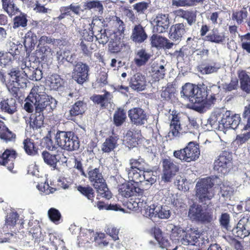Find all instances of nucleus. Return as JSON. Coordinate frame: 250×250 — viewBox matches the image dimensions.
I'll list each match as a JSON object with an SVG mask.
<instances>
[{"mask_svg": "<svg viewBox=\"0 0 250 250\" xmlns=\"http://www.w3.org/2000/svg\"><path fill=\"white\" fill-rule=\"evenodd\" d=\"M40 89L38 86L33 87L28 95V99L34 104L37 114L44 115L52 111L56 107L57 102L54 98L40 91Z\"/></svg>", "mask_w": 250, "mask_h": 250, "instance_id": "1", "label": "nucleus"}, {"mask_svg": "<svg viewBox=\"0 0 250 250\" xmlns=\"http://www.w3.org/2000/svg\"><path fill=\"white\" fill-rule=\"evenodd\" d=\"M188 217L192 221L202 224L210 223L214 220L213 209L208 207V205L193 204L189 207Z\"/></svg>", "mask_w": 250, "mask_h": 250, "instance_id": "2", "label": "nucleus"}, {"mask_svg": "<svg viewBox=\"0 0 250 250\" xmlns=\"http://www.w3.org/2000/svg\"><path fill=\"white\" fill-rule=\"evenodd\" d=\"M55 139L60 150L72 151L77 150L80 146L78 137L72 131H58L55 134Z\"/></svg>", "mask_w": 250, "mask_h": 250, "instance_id": "3", "label": "nucleus"}, {"mask_svg": "<svg viewBox=\"0 0 250 250\" xmlns=\"http://www.w3.org/2000/svg\"><path fill=\"white\" fill-rule=\"evenodd\" d=\"M91 184L97 189V191L102 197L109 199L111 193L107 187L105 180L98 168H88L87 177Z\"/></svg>", "mask_w": 250, "mask_h": 250, "instance_id": "4", "label": "nucleus"}, {"mask_svg": "<svg viewBox=\"0 0 250 250\" xmlns=\"http://www.w3.org/2000/svg\"><path fill=\"white\" fill-rule=\"evenodd\" d=\"M214 185L212 180L210 177H206L199 180L196 185V196L200 202L207 204L213 197L212 187Z\"/></svg>", "mask_w": 250, "mask_h": 250, "instance_id": "5", "label": "nucleus"}, {"mask_svg": "<svg viewBox=\"0 0 250 250\" xmlns=\"http://www.w3.org/2000/svg\"><path fill=\"white\" fill-rule=\"evenodd\" d=\"M200 154L199 145L193 142L188 143L184 148L173 152V156L176 158L187 162L195 161L199 158Z\"/></svg>", "mask_w": 250, "mask_h": 250, "instance_id": "6", "label": "nucleus"}, {"mask_svg": "<svg viewBox=\"0 0 250 250\" xmlns=\"http://www.w3.org/2000/svg\"><path fill=\"white\" fill-rule=\"evenodd\" d=\"M145 208L143 215L152 220H154L157 217L167 219L169 218L171 214L170 208L167 206H158L153 204Z\"/></svg>", "mask_w": 250, "mask_h": 250, "instance_id": "7", "label": "nucleus"}, {"mask_svg": "<svg viewBox=\"0 0 250 250\" xmlns=\"http://www.w3.org/2000/svg\"><path fill=\"white\" fill-rule=\"evenodd\" d=\"M42 157L45 164L57 169L58 163L64 164L67 161V158L64 156L62 150L58 149L56 152H49L43 151Z\"/></svg>", "mask_w": 250, "mask_h": 250, "instance_id": "8", "label": "nucleus"}, {"mask_svg": "<svg viewBox=\"0 0 250 250\" xmlns=\"http://www.w3.org/2000/svg\"><path fill=\"white\" fill-rule=\"evenodd\" d=\"M240 121L239 114L231 115L230 111L223 109V120H221V131L226 133L228 129H236L240 125Z\"/></svg>", "mask_w": 250, "mask_h": 250, "instance_id": "9", "label": "nucleus"}, {"mask_svg": "<svg viewBox=\"0 0 250 250\" xmlns=\"http://www.w3.org/2000/svg\"><path fill=\"white\" fill-rule=\"evenodd\" d=\"M232 160L230 153L226 151L222 152L214 162V169L223 174L228 172L232 166Z\"/></svg>", "mask_w": 250, "mask_h": 250, "instance_id": "10", "label": "nucleus"}, {"mask_svg": "<svg viewBox=\"0 0 250 250\" xmlns=\"http://www.w3.org/2000/svg\"><path fill=\"white\" fill-rule=\"evenodd\" d=\"M118 191L120 194L125 198L140 196L144 192V190L139 187V184L134 182H128L119 185Z\"/></svg>", "mask_w": 250, "mask_h": 250, "instance_id": "11", "label": "nucleus"}, {"mask_svg": "<svg viewBox=\"0 0 250 250\" xmlns=\"http://www.w3.org/2000/svg\"><path fill=\"white\" fill-rule=\"evenodd\" d=\"M233 235L243 239L250 234V215H246L239 221L236 226L232 229Z\"/></svg>", "mask_w": 250, "mask_h": 250, "instance_id": "12", "label": "nucleus"}, {"mask_svg": "<svg viewBox=\"0 0 250 250\" xmlns=\"http://www.w3.org/2000/svg\"><path fill=\"white\" fill-rule=\"evenodd\" d=\"M194 130H192L188 124L182 122L177 118L173 117L170 125V131L169 136L171 134L173 137H180L183 134L190 133H193Z\"/></svg>", "mask_w": 250, "mask_h": 250, "instance_id": "13", "label": "nucleus"}, {"mask_svg": "<svg viewBox=\"0 0 250 250\" xmlns=\"http://www.w3.org/2000/svg\"><path fill=\"white\" fill-rule=\"evenodd\" d=\"M89 67L87 64L82 62H78L74 65L72 72V78L78 83L82 84L88 78Z\"/></svg>", "mask_w": 250, "mask_h": 250, "instance_id": "14", "label": "nucleus"}, {"mask_svg": "<svg viewBox=\"0 0 250 250\" xmlns=\"http://www.w3.org/2000/svg\"><path fill=\"white\" fill-rule=\"evenodd\" d=\"M128 116L131 123L136 126L145 125L148 117L146 112L140 107H134L129 110Z\"/></svg>", "mask_w": 250, "mask_h": 250, "instance_id": "15", "label": "nucleus"}, {"mask_svg": "<svg viewBox=\"0 0 250 250\" xmlns=\"http://www.w3.org/2000/svg\"><path fill=\"white\" fill-rule=\"evenodd\" d=\"M153 25V32L156 33H164L167 30L169 20L167 14H159L153 19L152 21Z\"/></svg>", "mask_w": 250, "mask_h": 250, "instance_id": "16", "label": "nucleus"}, {"mask_svg": "<svg viewBox=\"0 0 250 250\" xmlns=\"http://www.w3.org/2000/svg\"><path fill=\"white\" fill-rule=\"evenodd\" d=\"M148 38L145 27L141 24H135L132 26L130 40L135 43L144 42Z\"/></svg>", "mask_w": 250, "mask_h": 250, "instance_id": "17", "label": "nucleus"}, {"mask_svg": "<svg viewBox=\"0 0 250 250\" xmlns=\"http://www.w3.org/2000/svg\"><path fill=\"white\" fill-rule=\"evenodd\" d=\"M17 156V153L13 149H6L0 155V164L7 167L9 171H12L14 168V161Z\"/></svg>", "mask_w": 250, "mask_h": 250, "instance_id": "18", "label": "nucleus"}, {"mask_svg": "<svg viewBox=\"0 0 250 250\" xmlns=\"http://www.w3.org/2000/svg\"><path fill=\"white\" fill-rule=\"evenodd\" d=\"M146 83L145 76L141 73H137L131 77L129 86L134 90L142 91L145 89Z\"/></svg>", "mask_w": 250, "mask_h": 250, "instance_id": "19", "label": "nucleus"}, {"mask_svg": "<svg viewBox=\"0 0 250 250\" xmlns=\"http://www.w3.org/2000/svg\"><path fill=\"white\" fill-rule=\"evenodd\" d=\"M167 62L162 59L153 62L150 67L151 72L157 79H162L164 78L167 71Z\"/></svg>", "mask_w": 250, "mask_h": 250, "instance_id": "20", "label": "nucleus"}, {"mask_svg": "<svg viewBox=\"0 0 250 250\" xmlns=\"http://www.w3.org/2000/svg\"><path fill=\"white\" fill-rule=\"evenodd\" d=\"M44 115L35 112V116L32 118H29L26 120L27 124L26 131L31 132L32 130H36L41 128L43 125Z\"/></svg>", "mask_w": 250, "mask_h": 250, "instance_id": "21", "label": "nucleus"}, {"mask_svg": "<svg viewBox=\"0 0 250 250\" xmlns=\"http://www.w3.org/2000/svg\"><path fill=\"white\" fill-rule=\"evenodd\" d=\"M181 242L184 245H195L198 241L199 233L195 229H190L184 232Z\"/></svg>", "mask_w": 250, "mask_h": 250, "instance_id": "22", "label": "nucleus"}, {"mask_svg": "<svg viewBox=\"0 0 250 250\" xmlns=\"http://www.w3.org/2000/svg\"><path fill=\"white\" fill-rule=\"evenodd\" d=\"M185 32V25L183 23H176L170 27L169 38L172 41L179 42Z\"/></svg>", "mask_w": 250, "mask_h": 250, "instance_id": "23", "label": "nucleus"}, {"mask_svg": "<svg viewBox=\"0 0 250 250\" xmlns=\"http://www.w3.org/2000/svg\"><path fill=\"white\" fill-rule=\"evenodd\" d=\"M16 99L9 98L3 99L0 102V109L1 111L12 115L17 111Z\"/></svg>", "mask_w": 250, "mask_h": 250, "instance_id": "24", "label": "nucleus"}, {"mask_svg": "<svg viewBox=\"0 0 250 250\" xmlns=\"http://www.w3.org/2000/svg\"><path fill=\"white\" fill-rule=\"evenodd\" d=\"M197 14V11L195 10L179 9L177 11V16L186 20L188 24L190 26L196 23Z\"/></svg>", "mask_w": 250, "mask_h": 250, "instance_id": "25", "label": "nucleus"}, {"mask_svg": "<svg viewBox=\"0 0 250 250\" xmlns=\"http://www.w3.org/2000/svg\"><path fill=\"white\" fill-rule=\"evenodd\" d=\"M208 93L207 86L205 84L197 86L195 89L194 94L191 95L192 98H194V100L189 101L194 105H199L208 96Z\"/></svg>", "mask_w": 250, "mask_h": 250, "instance_id": "26", "label": "nucleus"}, {"mask_svg": "<svg viewBox=\"0 0 250 250\" xmlns=\"http://www.w3.org/2000/svg\"><path fill=\"white\" fill-rule=\"evenodd\" d=\"M86 104L83 101H78L71 106L69 111L67 118L70 120H74L78 115L83 114L86 109Z\"/></svg>", "mask_w": 250, "mask_h": 250, "instance_id": "27", "label": "nucleus"}, {"mask_svg": "<svg viewBox=\"0 0 250 250\" xmlns=\"http://www.w3.org/2000/svg\"><path fill=\"white\" fill-rule=\"evenodd\" d=\"M150 233L154 236L160 247L163 249L166 248L167 250H172L168 249L169 245L168 241L163 237L162 232L158 227L155 226L154 227L150 229ZM176 249L177 247L172 250H176Z\"/></svg>", "mask_w": 250, "mask_h": 250, "instance_id": "28", "label": "nucleus"}, {"mask_svg": "<svg viewBox=\"0 0 250 250\" xmlns=\"http://www.w3.org/2000/svg\"><path fill=\"white\" fill-rule=\"evenodd\" d=\"M216 98L214 95H210L206 97L199 105H194L193 108L199 112L202 113L206 111L212 107L216 102Z\"/></svg>", "mask_w": 250, "mask_h": 250, "instance_id": "29", "label": "nucleus"}, {"mask_svg": "<svg viewBox=\"0 0 250 250\" xmlns=\"http://www.w3.org/2000/svg\"><path fill=\"white\" fill-rule=\"evenodd\" d=\"M237 74L241 89L247 94L250 93V76L245 70H239Z\"/></svg>", "mask_w": 250, "mask_h": 250, "instance_id": "30", "label": "nucleus"}, {"mask_svg": "<svg viewBox=\"0 0 250 250\" xmlns=\"http://www.w3.org/2000/svg\"><path fill=\"white\" fill-rule=\"evenodd\" d=\"M36 51L37 57L43 61L50 59L53 53V50L48 45L38 44Z\"/></svg>", "mask_w": 250, "mask_h": 250, "instance_id": "31", "label": "nucleus"}, {"mask_svg": "<svg viewBox=\"0 0 250 250\" xmlns=\"http://www.w3.org/2000/svg\"><path fill=\"white\" fill-rule=\"evenodd\" d=\"M223 109L218 110L210 115L208 122L213 128L221 131V120H223Z\"/></svg>", "mask_w": 250, "mask_h": 250, "instance_id": "32", "label": "nucleus"}, {"mask_svg": "<svg viewBox=\"0 0 250 250\" xmlns=\"http://www.w3.org/2000/svg\"><path fill=\"white\" fill-rule=\"evenodd\" d=\"M38 38L35 33L32 31H29L24 38L23 44L26 51L31 52L37 43Z\"/></svg>", "mask_w": 250, "mask_h": 250, "instance_id": "33", "label": "nucleus"}, {"mask_svg": "<svg viewBox=\"0 0 250 250\" xmlns=\"http://www.w3.org/2000/svg\"><path fill=\"white\" fill-rule=\"evenodd\" d=\"M28 225L31 227L30 232L32 234L33 238L35 239V242H40L41 241L42 233L39 222L37 220H34L32 219L29 221Z\"/></svg>", "mask_w": 250, "mask_h": 250, "instance_id": "34", "label": "nucleus"}, {"mask_svg": "<svg viewBox=\"0 0 250 250\" xmlns=\"http://www.w3.org/2000/svg\"><path fill=\"white\" fill-rule=\"evenodd\" d=\"M26 75L23 72H21L20 77H18V80L16 83H14V86H12L10 88L11 92L13 93V95L14 97H16L18 96V91L19 90V88H23L26 86L27 82Z\"/></svg>", "mask_w": 250, "mask_h": 250, "instance_id": "35", "label": "nucleus"}, {"mask_svg": "<svg viewBox=\"0 0 250 250\" xmlns=\"http://www.w3.org/2000/svg\"><path fill=\"white\" fill-rule=\"evenodd\" d=\"M24 73L31 80L38 81L42 77V71L39 68L27 67L24 68Z\"/></svg>", "mask_w": 250, "mask_h": 250, "instance_id": "36", "label": "nucleus"}, {"mask_svg": "<svg viewBox=\"0 0 250 250\" xmlns=\"http://www.w3.org/2000/svg\"><path fill=\"white\" fill-rule=\"evenodd\" d=\"M197 86L192 83H187L182 86V90L180 92L181 97L185 100L188 101H193L194 98H192V94H194L195 89Z\"/></svg>", "mask_w": 250, "mask_h": 250, "instance_id": "37", "label": "nucleus"}, {"mask_svg": "<svg viewBox=\"0 0 250 250\" xmlns=\"http://www.w3.org/2000/svg\"><path fill=\"white\" fill-rule=\"evenodd\" d=\"M85 9L98 11L99 14L103 13L104 7L103 2L98 0H88L84 2L83 4Z\"/></svg>", "mask_w": 250, "mask_h": 250, "instance_id": "38", "label": "nucleus"}, {"mask_svg": "<svg viewBox=\"0 0 250 250\" xmlns=\"http://www.w3.org/2000/svg\"><path fill=\"white\" fill-rule=\"evenodd\" d=\"M150 58V55L145 49H142L137 52L134 62L138 66H141L145 65Z\"/></svg>", "mask_w": 250, "mask_h": 250, "instance_id": "39", "label": "nucleus"}, {"mask_svg": "<svg viewBox=\"0 0 250 250\" xmlns=\"http://www.w3.org/2000/svg\"><path fill=\"white\" fill-rule=\"evenodd\" d=\"M117 137L110 136L107 138L103 144L102 151L108 153L113 150L117 146Z\"/></svg>", "mask_w": 250, "mask_h": 250, "instance_id": "40", "label": "nucleus"}, {"mask_svg": "<svg viewBox=\"0 0 250 250\" xmlns=\"http://www.w3.org/2000/svg\"><path fill=\"white\" fill-rule=\"evenodd\" d=\"M130 167L129 168H134L140 172H144L149 170V167L145 161L142 159L139 158L136 159H131L130 160Z\"/></svg>", "mask_w": 250, "mask_h": 250, "instance_id": "41", "label": "nucleus"}, {"mask_svg": "<svg viewBox=\"0 0 250 250\" xmlns=\"http://www.w3.org/2000/svg\"><path fill=\"white\" fill-rule=\"evenodd\" d=\"M19 217V215L16 212L11 211L8 213L5 218V223L3 229H5L6 228L11 229L13 228L16 224Z\"/></svg>", "mask_w": 250, "mask_h": 250, "instance_id": "42", "label": "nucleus"}, {"mask_svg": "<svg viewBox=\"0 0 250 250\" xmlns=\"http://www.w3.org/2000/svg\"><path fill=\"white\" fill-rule=\"evenodd\" d=\"M125 171L127 173L128 178L130 180V182H137L139 184V182H142V176L143 174L140 171L134 168H125Z\"/></svg>", "mask_w": 250, "mask_h": 250, "instance_id": "43", "label": "nucleus"}, {"mask_svg": "<svg viewBox=\"0 0 250 250\" xmlns=\"http://www.w3.org/2000/svg\"><path fill=\"white\" fill-rule=\"evenodd\" d=\"M113 122L116 126H121L126 119V112L124 109L119 108L113 115Z\"/></svg>", "mask_w": 250, "mask_h": 250, "instance_id": "44", "label": "nucleus"}, {"mask_svg": "<svg viewBox=\"0 0 250 250\" xmlns=\"http://www.w3.org/2000/svg\"><path fill=\"white\" fill-rule=\"evenodd\" d=\"M3 9L9 15H13L19 11L13 0H1Z\"/></svg>", "mask_w": 250, "mask_h": 250, "instance_id": "45", "label": "nucleus"}, {"mask_svg": "<svg viewBox=\"0 0 250 250\" xmlns=\"http://www.w3.org/2000/svg\"><path fill=\"white\" fill-rule=\"evenodd\" d=\"M163 170H165L173 174L179 170V166L173 163V161L170 159H165L162 161Z\"/></svg>", "mask_w": 250, "mask_h": 250, "instance_id": "46", "label": "nucleus"}, {"mask_svg": "<svg viewBox=\"0 0 250 250\" xmlns=\"http://www.w3.org/2000/svg\"><path fill=\"white\" fill-rule=\"evenodd\" d=\"M230 216L228 213H222L219 218V222L221 228L227 231H231L230 224Z\"/></svg>", "mask_w": 250, "mask_h": 250, "instance_id": "47", "label": "nucleus"}, {"mask_svg": "<svg viewBox=\"0 0 250 250\" xmlns=\"http://www.w3.org/2000/svg\"><path fill=\"white\" fill-rule=\"evenodd\" d=\"M49 85L51 89L57 90L61 87L63 84V80L60 75L57 74H53L48 80Z\"/></svg>", "mask_w": 250, "mask_h": 250, "instance_id": "48", "label": "nucleus"}, {"mask_svg": "<svg viewBox=\"0 0 250 250\" xmlns=\"http://www.w3.org/2000/svg\"><path fill=\"white\" fill-rule=\"evenodd\" d=\"M27 25V15L21 13L20 15L16 16L13 19V28L17 29L20 27L25 28Z\"/></svg>", "mask_w": 250, "mask_h": 250, "instance_id": "49", "label": "nucleus"}, {"mask_svg": "<svg viewBox=\"0 0 250 250\" xmlns=\"http://www.w3.org/2000/svg\"><path fill=\"white\" fill-rule=\"evenodd\" d=\"M205 40L216 43H223L225 41L223 33L209 34L205 37Z\"/></svg>", "mask_w": 250, "mask_h": 250, "instance_id": "50", "label": "nucleus"}, {"mask_svg": "<svg viewBox=\"0 0 250 250\" xmlns=\"http://www.w3.org/2000/svg\"><path fill=\"white\" fill-rule=\"evenodd\" d=\"M123 144L128 148L134 147L136 145V139L133 137V132L128 130L124 136Z\"/></svg>", "mask_w": 250, "mask_h": 250, "instance_id": "51", "label": "nucleus"}, {"mask_svg": "<svg viewBox=\"0 0 250 250\" xmlns=\"http://www.w3.org/2000/svg\"><path fill=\"white\" fill-rule=\"evenodd\" d=\"M24 149L29 155H35L37 153V149L35 147L34 142L30 139H26L23 141Z\"/></svg>", "mask_w": 250, "mask_h": 250, "instance_id": "52", "label": "nucleus"}, {"mask_svg": "<svg viewBox=\"0 0 250 250\" xmlns=\"http://www.w3.org/2000/svg\"><path fill=\"white\" fill-rule=\"evenodd\" d=\"M201 68V72L202 74H210L217 72L220 68V66L216 63H212L204 65Z\"/></svg>", "mask_w": 250, "mask_h": 250, "instance_id": "53", "label": "nucleus"}, {"mask_svg": "<svg viewBox=\"0 0 250 250\" xmlns=\"http://www.w3.org/2000/svg\"><path fill=\"white\" fill-rule=\"evenodd\" d=\"M15 135L5 125L0 126V138L6 142L11 141Z\"/></svg>", "mask_w": 250, "mask_h": 250, "instance_id": "54", "label": "nucleus"}, {"mask_svg": "<svg viewBox=\"0 0 250 250\" xmlns=\"http://www.w3.org/2000/svg\"><path fill=\"white\" fill-rule=\"evenodd\" d=\"M37 188L41 192H43L45 195H48L50 193H53L54 190L53 188H51L47 182V180L43 178L42 181L38 182Z\"/></svg>", "mask_w": 250, "mask_h": 250, "instance_id": "55", "label": "nucleus"}, {"mask_svg": "<svg viewBox=\"0 0 250 250\" xmlns=\"http://www.w3.org/2000/svg\"><path fill=\"white\" fill-rule=\"evenodd\" d=\"M78 190L84 195L87 198L91 200V202L93 200L94 198V191L92 188L87 187H83L82 186H79L77 187Z\"/></svg>", "mask_w": 250, "mask_h": 250, "instance_id": "56", "label": "nucleus"}, {"mask_svg": "<svg viewBox=\"0 0 250 250\" xmlns=\"http://www.w3.org/2000/svg\"><path fill=\"white\" fill-rule=\"evenodd\" d=\"M21 71L16 70L15 68H13L8 73L9 77L8 84L10 85V88L12 86H14V83H16L18 77H20V75L21 74Z\"/></svg>", "mask_w": 250, "mask_h": 250, "instance_id": "57", "label": "nucleus"}, {"mask_svg": "<svg viewBox=\"0 0 250 250\" xmlns=\"http://www.w3.org/2000/svg\"><path fill=\"white\" fill-rule=\"evenodd\" d=\"M155 182L156 179L152 175V171L149 168L148 170L143 172L142 182H144L146 185L150 186Z\"/></svg>", "mask_w": 250, "mask_h": 250, "instance_id": "58", "label": "nucleus"}, {"mask_svg": "<svg viewBox=\"0 0 250 250\" xmlns=\"http://www.w3.org/2000/svg\"><path fill=\"white\" fill-rule=\"evenodd\" d=\"M48 215L52 222L56 224L59 223L61 214L58 209L54 208H50L48 211Z\"/></svg>", "mask_w": 250, "mask_h": 250, "instance_id": "59", "label": "nucleus"}, {"mask_svg": "<svg viewBox=\"0 0 250 250\" xmlns=\"http://www.w3.org/2000/svg\"><path fill=\"white\" fill-rule=\"evenodd\" d=\"M166 39L165 37L154 34L151 37V43L153 46L156 48H162Z\"/></svg>", "mask_w": 250, "mask_h": 250, "instance_id": "60", "label": "nucleus"}, {"mask_svg": "<svg viewBox=\"0 0 250 250\" xmlns=\"http://www.w3.org/2000/svg\"><path fill=\"white\" fill-rule=\"evenodd\" d=\"M248 16V12L246 10H240L234 12L232 15V20L236 21L237 24H241L243 22L244 19Z\"/></svg>", "mask_w": 250, "mask_h": 250, "instance_id": "61", "label": "nucleus"}, {"mask_svg": "<svg viewBox=\"0 0 250 250\" xmlns=\"http://www.w3.org/2000/svg\"><path fill=\"white\" fill-rule=\"evenodd\" d=\"M94 24L93 22L89 24L88 29H84L83 32V37L84 41L92 42L94 39V32L93 31L92 25Z\"/></svg>", "mask_w": 250, "mask_h": 250, "instance_id": "62", "label": "nucleus"}, {"mask_svg": "<svg viewBox=\"0 0 250 250\" xmlns=\"http://www.w3.org/2000/svg\"><path fill=\"white\" fill-rule=\"evenodd\" d=\"M97 207L100 209L113 210L115 211L123 210L117 205H105L104 202H98Z\"/></svg>", "mask_w": 250, "mask_h": 250, "instance_id": "63", "label": "nucleus"}, {"mask_svg": "<svg viewBox=\"0 0 250 250\" xmlns=\"http://www.w3.org/2000/svg\"><path fill=\"white\" fill-rule=\"evenodd\" d=\"M105 231L112 238L114 241L119 239V230L112 225L107 226L105 227Z\"/></svg>", "mask_w": 250, "mask_h": 250, "instance_id": "64", "label": "nucleus"}]
</instances>
